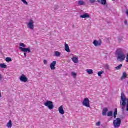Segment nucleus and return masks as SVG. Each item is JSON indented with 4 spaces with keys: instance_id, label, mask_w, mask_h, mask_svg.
I'll return each instance as SVG.
<instances>
[{
    "instance_id": "1",
    "label": "nucleus",
    "mask_w": 128,
    "mask_h": 128,
    "mask_svg": "<svg viewBox=\"0 0 128 128\" xmlns=\"http://www.w3.org/2000/svg\"><path fill=\"white\" fill-rule=\"evenodd\" d=\"M127 104V108L126 110L128 112V99L126 97L124 94L122 93L121 95V101H120V106H122V110L124 112V108H126V106Z\"/></svg>"
},
{
    "instance_id": "2",
    "label": "nucleus",
    "mask_w": 128,
    "mask_h": 128,
    "mask_svg": "<svg viewBox=\"0 0 128 128\" xmlns=\"http://www.w3.org/2000/svg\"><path fill=\"white\" fill-rule=\"evenodd\" d=\"M117 54L118 55V60H120V62H124L126 58V56L122 52V49H118L117 50Z\"/></svg>"
},
{
    "instance_id": "3",
    "label": "nucleus",
    "mask_w": 128,
    "mask_h": 128,
    "mask_svg": "<svg viewBox=\"0 0 128 128\" xmlns=\"http://www.w3.org/2000/svg\"><path fill=\"white\" fill-rule=\"evenodd\" d=\"M20 48H19V50H20L22 52H32V51H30V48H26V46L24 44V43H20Z\"/></svg>"
},
{
    "instance_id": "4",
    "label": "nucleus",
    "mask_w": 128,
    "mask_h": 128,
    "mask_svg": "<svg viewBox=\"0 0 128 128\" xmlns=\"http://www.w3.org/2000/svg\"><path fill=\"white\" fill-rule=\"evenodd\" d=\"M44 106H46L49 108V110H54V103L52 101L48 100L44 104Z\"/></svg>"
},
{
    "instance_id": "5",
    "label": "nucleus",
    "mask_w": 128,
    "mask_h": 128,
    "mask_svg": "<svg viewBox=\"0 0 128 128\" xmlns=\"http://www.w3.org/2000/svg\"><path fill=\"white\" fill-rule=\"evenodd\" d=\"M122 124V119L120 118H117L114 121V126L116 128H118Z\"/></svg>"
},
{
    "instance_id": "6",
    "label": "nucleus",
    "mask_w": 128,
    "mask_h": 128,
    "mask_svg": "<svg viewBox=\"0 0 128 128\" xmlns=\"http://www.w3.org/2000/svg\"><path fill=\"white\" fill-rule=\"evenodd\" d=\"M108 112V108H104L102 111V116H112V111H109L106 114V112Z\"/></svg>"
},
{
    "instance_id": "7",
    "label": "nucleus",
    "mask_w": 128,
    "mask_h": 128,
    "mask_svg": "<svg viewBox=\"0 0 128 128\" xmlns=\"http://www.w3.org/2000/svg\"><path fill=\"white\" fill-rule=\"evenodd\" d=\"M83 106H86V108H90V100L88 98H86L83 101Z\"/></svg>"
},
{
    "instance_id": "8",
    "label": "nucleus",
    "mask_w": 128,
    "mask_h": 128,
    "mask_svg": "<svg viewBox=\"0 0 128 128\" xmlns=\"http://www.w3.org/2000/svg\"><path fill=\"white\" fill-rule=\"evenodd\" d=\"M28 28H30V30H34V20H30L28 24H27Z\"/></svg>"
},
{
    "instance_id": "9",
    "label": "nucleus",
    "mask_w": 128,
    "mask_h": 128,
    "mask_svg": "<svg viewBox=\"0 0 128 128\" xmlns=\"http://www.w3.org/2000/svg\"><path fill=\"white\" fill-rule=\"evenodd\" d=\"M20 80L22 82H28V79L26 78V76L24 74H22L20 77Z\"/></svg>"
},
{
    "instance_id": "10",
    "label": "nucleus",
    "mask_w": 128,
    "mask_h": 128,
    "mask_svg": "<svg viewBox=\"0 0 128 128\" xmlns=\"http://www.w3.org/2000/svg\"><path fill=\"white\" fill-rule=\"evenodd\" d=\"M102 40L99 41L94 40V42H93V44H94V46L96 47L100 46H102Z\"/></svg>"
},
{
    "instance_id": "11",
    "label": "nucleus",
    "mask_w": 128,
    "mask_h": 128,
    "mask_svg": "<svg viewBox=\"0 0 128 128\" xmlns=\"http://www.w3.org/2000/svg\"><path fill=\"white\" fill-rule=\"evenodd\" d=\"M56 62L54 61L50 66V68L52 70H56Z\"/></svg>"
},
{
    "instance_id": "12",
    "label": "nucleus",
    "mask_w": 128,
    "mask_h": 128,
    "mask_svg": "<svg viewBox=\"0 0 128 128\" xmlns=\"http://www.w3.org/2000/svg\"><path fill=\"white\" fill-rule=\"evenodd\" d=\"M59 112L60 114H64V106H62L58 108Z\"/></svg>"
},
{
    "instance_id": "13",
    "label": "nucleus",
    "mask_w": 128,
    "mask_h": 128,
    "mask_svg": "<svg viewBox=\"0 0 128 128\" xmlns=\"http://www.w3.org/2000/svg\"><path fill=\"white\" fill-rule=\"evenodd\" d=\"M72 60L74 64H78V57H73Z\"/></svg>"
},
{
    "instance_id": "14",
    "label": "nucleus",
    "mask_w": 128,
    "mask_h": 128,
    "mask_svg": "<svg viewBox=\"0 0 128 128\" xmlns=\"http://www.w3.org/2000/svg\"><path fill=\"white\" fill-rule=\"evenodd\" d=\"M65 50L67 52H70V46L66 43H65Z\"/></svg>"
},
{
    "instance_id": "15",
    "label": "nucleus",
    "mask_w": 128,
    "mask_h": 128,
    "mask_svg": "<svg viewBox=\"0 0 128 128\" xmlns=\"http://www.w3.org/2000/svg\"><path fill=\"white\" fill-rule=\"evenodd\" d=\"M98 2L103 4V6H106V0H98Z\"/></svg>"
},
{
    "instance_id": "16",
    "label": "nucleus",
    "mask_w": 128,
    "mask_h": 128,
    "mask_svg": "<svg viewBox=\"0 0 128 128\" xmlns=\"http://www.w3.org/2000/svg\"><path fill=\"white\" fill-rule=\"evenodd\" d=\"M82 18H90V16L88 14H85L80 16Z\"/></svg>"
},
{
    "instance_id": "17",
    "label": "nucleus",
    "mask_w": 128,
    "mask_h": 128,
    "mask_svg": "<svg viewBox=\"0 0 128 128\" xmlns=\"http://www.w3.org/2000/svg\"><path fill=\"white\" fill-rule=\"evenodd\" d=\"M12 120H10L9 122L7 124V127L12 128Z\"/></svg>"
},
{
    "instance_id": "18",
    "label": "nucleus",
    "mask_w": 128,
    "mask_h": 128,
    "mask_svg": "<svg viewBox=\"0 0 128 128\" xmlns=\"http://www.w3.org/2000/svg\"><path fill=\"white\" fill-rule=\"evenodd\" d=\"M78 4L79 6H85L86 5V2H84L82 1V0H80L78 2Z\"/></svg>"
},
{
    "instance_id": "19",
    "label": "nucleus",
    "mask_w": 128,
    "mask_h": 128,
    "mask_svg": "<svg viewBox=\"0 0 128 128\" xmlns=\"http://www.w3.org/2000/svg\"><path fill=\"white\" fill-rule=\"evenodd\" d=\"M60 56H62V54H60V52H55V56L58 58Z\"/></svg>"
},
{
    "instance_id": "20",
    "label": "nucleus",
    "mask_w": 128,
    "mask_h": 128,
    "mask_svg": "<svg viewBox=\"0 0 128 128\" xmlns=\"http://www.w3.org/2000/svg\"><path fill=\"white\" fill-rule=\"evenodd\" d=\"M0 68H6L8 66H6L5 64H0Z\"/></svg>"
},
{
    "instance_id": "21",
    "label": "nucleus",
    "mask_w": 128,
    "mask_h": 128,
    "mask_svg": "<svg viewBox=\"0 0 128 128\" xmlns=\"http://www.w3.org/2000/svg\"><path fill=\"white\" fill-rule=\"evenodd\" d=\"M127 74L126 72H124L123 73V75L122 76V80H124L125 78H126Z\"/></svg>"
},
{
    "instance_id": "22",
    "label": "nucleus",
    "mask_w": 128,
    "mask_h": 128,
    "mask_svg": "<svg viewBox=\"0 0 128 128\" xmlns=\"http://www.w3.org/2000/svg\"><path fill=\"white\" fill-rule=\"evenodd\" d=\"M116 116H118V108H116L114 112V118H116Z\"/></svg>"
},
{
    "instance_id": "23",
    "label": "nucleus",
    "mask_w": 128,
    "mask_h": 128,
    "mask_svg": "<svg viewBox=\"0 0 128 128\" xmlns=\"http://www.w3.org/2000/svg\"><path fill=\"white\" fill-rule=\"evenodd\" d=\"M72 76L74 77V78H76V76H78V74L74 72H72Z\"/></svg>"
},
{
    "instance_id": "24",
    "label": "nucleus",
    "mask_w": 128,
    "mask_h": 128,
    "mask_svg": "<svg viewBox=\"0 0 128 128\" xmlns=\"http://www.w3.org/2000/svg\"><path fill=\"white\" fill-rule=\"evenodd\" d=\"M122 68V64H120L116 68V70H120Z\"/></svg>"
},
{
    "instance_id": "25",
    "label": "nucleus",
    "mask_w": 128,
    "mask_h": 128,
    "mask_svg": "<svg viewBox=\"0 0 128 128\" xmlns=\"http://www.w3.org/2000/svg\"><path fill=\"white\" fill-rule=\"evenodd\" d=\"M87 72H88V74H93L94 70H87Z\"/></svg>"
},
{
    "instance_id": "26",
    "label": "nucleus",
    "mask_w": 128,
    "mask_h": 128,
    "mask_svg": "<svg viewBox=\"0 0 128 128\" xmlns=\"http://www.w3.org/2000/svg\"><path fill=\"white\" fill-rule=\"evenodd\" d=\"M6 60L7 62H10L12 61V58H6Z\"/></svg>"
},
{
    "instance_id": "27",
    "label": "nucleus",
    "mask_w": 128,
    "mask_h": 128,
    "mask_svg": "<svg viewBox=\"0 0 128 128\" xmlns=\"http://www.w3.org/2000/svg\"><path fill=\"white\" fill-rule=\"evenodd\" d=\"M22 2L24 4H26V6H28V3L26 2V0H21Z\"/></svg>"
},
{
    "instance_id": "28",
    "label": "nucleus",
    "mask_w": 128,
    "mask_h": 128,
    "mask_svg": "<svg viewBox=\"0 0 128 128\" xmlns=\"http://www.w3.org/2000/svg\"><path fill=\"white\" fill-rule=\"evenodd\" d=\"M110 66L106 64L105 66V69L106 70H110Z\"/></svg>"
},
{
    "instance_id": "29",
    "label": "nucleus",
    "mask_w": 128,
    "mask_h": 128,
    "mask_svg": "<svg viewBox=\"0 0 128 128\" xmlns=\"http://www.w3.org/2000/svg\"><path fill=\"white\" fill-rule=\"evenodd\" d=\"M104 74V72H100L98 73V76H102V74Z\"/></svg>"
},
{
    "instance_id": "30",
    "label": "nucleus",
    "mask_w": 128,
    "mask_h": 128,
    "mask_svg": "<svg viewBox=\"0 0 128 128\" xmlns=\"http://www.w3.org/2000/svg\"><path fill=\"white\" fill-rule=\"evenodd\" d=\"M90 4H94L96 2V0H90Z\"/></svg>"
},
{
    "instance_id": "31",
    "label": "nucleus",
    "mask_w": 128,
    "mask_h": 128,
    "mask_svg": "<svg viewBox=\"0 0 128 128\" xmlns=\"http://www.w3.org/2000/svg\"><path fill=\"white\" fill-rule=\"evenodd\" d=\"M96 126H100V122H97L96 124Z\"/></svg>"
},
{
    "instance_id": "32",
    "label": "nucleus",
    "mask_w": 128,
    "mask_h": 128,
    "mask_svg": "<svg viewBox=\"0 0 128 128\" xmlns=\"http://www.w3.org/2000/svg\"><path fill=\"white\" fill-rule=\"evenodd\" d=\"M2 74H0V80H2Z\"/></svg>"
},
{
    "instance_id": "33",
    "label": "nucleus",
    "mask_w": 128,
    "mask_h": 128,
    "mask_svg": "<svg viewBox=\"0 0 128 128\" xmlns=\"http://www.w3.org/2000/svg\"><path fill=\"white\" fill-rule=\"evenodd\" d=\"M44 64H48V61L46 60H44Z\"/></svg>"
},
{
    "instance_id": "34",
    "label": "nucleus",
    "mask_w": 128,
    "mask_h": 128,
    "mask_svg": "<svg viewBox=\"0 0 128 128\" xmlns=\"http://www.w3.org/2000/svg\"><path fill=\"white\" fill-rule=\"evenodd\" d=\"M2 98V92H0V98Z\"/></svg>"
},
{
    "instance_id": "35",
    "label": "nucleus",
    "mask_w": 128,
    "mask_h": 128,
    "mask_svg": "<svg viewBox=\"0 0 128 128\" xmlns=\"http://www.w3.org/2000/svg\"><path fill=\"white\" fill-rule=\"evenodd\" d=\"M124 24H128V20H125Z\"/></svg>"
},
{
    "instance_id": "36",
    "label": "nucleus",
    "mask_w": 128,
    "mask_h": 128,
    "mask_svg": "<svg viewBox=\"0 0 128 128\" xmlns=\"http://www.w3.org/2000/svg\"><path fill=\"white\" fill-rule=\"evenodd\" d=\"M24 56L25 58H26V53H24Z\"/></svg>"
}]
</instances>
